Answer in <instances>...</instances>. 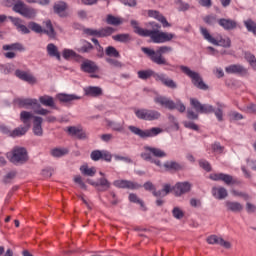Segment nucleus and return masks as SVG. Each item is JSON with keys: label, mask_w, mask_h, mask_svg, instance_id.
<instances>
[{"label": "nucleus", "mask_w": 256, "mask_h": 256, "mask_svg": "<svg viewBox=\"0 0 256 256\" xmlns=\"http://www.w3.org/2000/svg\"><path fill=\"white\" fill-rule=\"evenodd\" d=\"M131 27L134 29V33L140 37H150V39L157 44L169 43L175 39V34L169 32H163L159 30H147L139 27V22L131 20Z\"/></svg>", "instance_id": "1"}, {"label": "nucleus", "mask_w": 256, "mask_h": 256, "mask_svg": "<svg viewBox=\"0 0 256 256\" xmlns=\"http://www.w3.org/2000/svg\"><path fill=\"white\" fill-rule=\"evenodd\" d=\"M141 51L144 55H146L152 63L155 65H165L166 67H171V63L165 59L163 55H169V53H173V47L171 46H160L157 50L142 47Z\"/></svg>", "instance_id": "2"}, {"label": "nucleus", "mask_w": 256, "mask_h": 256, "mask_svg": "<svg viewBox=\"0 0 256 256\" xmlns=\"http://www.w3.org/2000/svg\"><path fill=\"white\" fill-rule=\"evenodd\" d=\"M138 78L142 79V81H147V79H151L153 77L155 81H159L164 85V87H167L168 89H177L178 85L175 82V80L169 78L167 74L165 73H157L151 69L148 70H140L137 72Z\"/></svg>", "instance_id": "3"}, {"label": "nucleus", "mask_w": 256, "mask_h": 256, "mask_svg": "<svg viewBox=\"0 0 256 256\" xmlns=\"http://www.w3.org/2000/svg\"><path fill=\"white\" fill-rule=\"evenodd\" d=\"M43 25H45L46 29H43V26L37 22H29L28 29L32 30L34 33H44V35H47L50 39H55V37H57V32H55V28L53 27L51 20L44 21Z\"/></svg>", "instance_id": "4"}, {"label": "nucleus", "mask_w": 256, "mask_h": 256, "mask_svg": "<svg viewBox=\"0 0 256 256\" xmlns=\"http://www.w3.org/2000/svg\"><path fill=\"white\" fill-rule=\"evenodd\" d=\"M179 67L184 75H187V77L191 78L192 85H194V87L200 89L201 91H207L209 89V86L203 81V77H201V74L191 70L185 65H180Z\"/></svg>", "instance_id": "5"}, {"label": "nucleus", "mask_w": 256, "mask_h": 256, "mask_svg": "<svg viewBox=\"0 0 256 256\" xmlns=\"http://www.w3.org/2000/svg\"><path fill=\"white\" fill-rule=\"evenodd\" d=\"M8 159L14 165H23L29 161V152H27L25 147L16 146L8 154Z\"/></svg>", "instance_id": "6"}, {"label": "nucleus", "mask_w": 256, "mask_h": 256, "mask_svg": "<svg viewBox=\"0 0 256 256\" xmlns=\"http://www.w3.org/2000/svg\"><path fill=\"white\" fill-rule=\"evenodd\" d=\"M227 107L224 103L216 102V109L211 104H202V108L200 110L201 114L209 115V113H214L217 121L219 123H223L225 121V114L223 109Z\"/></svg>", "instance_id": "7"}, {"label": "nucleus", "mask_w": 256, "mask_h": 256, "mask_svg": "<svg viewBox=\"0 0 256 256\" xmlns=\"http://www.w3.org/2000/svg\"><path fill=\"white\" fill-rule=\"evenodd\" d=\"M200 33L204 39L212 45H216L217 47H224L225 49H229V47H231L230 38H221L220 40H217L209 33V30L203 26L200 27Z\"/></svg>", "instance_id": "8"}, {"label": "nucleus", "mask_w": 256, "mask_h": 256, "mask_svg": "<svg viewBox=\"0 0 256 256\" xmlns=\"http://www.w3.org/2000/svg\"><path fill=\"white\" fill-rule=\"evenodd\" d=\"M117 31L115 28L108 26L100 29H93V28H84L83 33L87 35V37H98L103 39L105 37H111L113 33Z\"/></svg>", "instance_id": "9"}, {"label": "nucleus", "mask_w": 256, "mask_h": 256, "mask_svg": "<svg viewBox=\"0 0 256 256\" xmlns=\"http://www.w3.org/2000/svg\"><path fill=\"white\" fill-rule=\"evenodd\" d=\"M135 115L142 121H157V119H161V112L157 110L137 109L135 110Z\"/></svg>", "instance_id": "10"}, {"label": "nucleus", "mask_w": 256, "mask_h": 256, "mask_svg": "<svg viewBox=\"0 0 256 256\" xmlns=\"http://www.w3.org/2000/svg\"><path fill=\"white\" fill-rule=\"evenodd\" d=\"M210 179H212V181H223L225 185H241V181L225 173L211 174Z\"/></svg>", "instance_id": "11"}, {"label": "nucleus", "mask_w": 256, "mask_h": 256, "mask_svg": "<svg viewBox=\"0 0 256 256\" xmlns=\"http://www.w3.org/2000/svg\"><path fill=\"white\" fill-rule=\"evenodd\" d=\"M228 75H239L240 77H247L249 70L241 64H231L225 68Z\"/></svg>", "instance_id": "12"}, {"label": "nucleus", "mask_w": 256, "mask_h": 256, "mask_svg": "<svg viewBox=\"0 0 256 256\" xmlns=\"http://www.w3.org/2000/svg\"><path fill=\"white\" fill-rule=\"evenodd\" d=\"M191 187L193 185L189 182H178L172 187V193H174L175 197H181L185 193H190Z\"/></svg>", "instance_id": "13"}, {"label": "nucleus", "mask_w": 256, "mask_h": 256, "mask_svg": "<svg viewBox=\"0 0 256 256\" xmlns=\"http://www.w3.org/2000/svg\"><path fill=\"white\" fill-rule=\"evenodd\" d=\"M14 102L17 103L21 109L27 107H36L39 109L41 107V104H39V101L35 98H16Z\"/></svg>", "instance_id": "14"}, {"label": "nucleus", "mask_w": 256, "mask_h": 256, "mask_svg": "<svg viewBox=\"0 0 256 256\" xmlns=\"http://www.w3.org/2000/svg\"><path fill=\"white\" fill-rule=\"evenodd\" d=\"M113 185L118 189H131L132 191L141 189V184L129 180H116L113 182Z\"/></svg>", "instance_id": "15"}, {"label": "nucleus", "mask_w": 256, "mask_h": 256, "mask_svg": "<svg viewBox=\"0 0 256 256\" xmlns=\"http://www.w3.org/2000/svg\"><path fill=\"white\" fill-rule=\"evenodd\" d=\"M156 105L164 107V109H169V111L175 110V101L171 100L167 96H156L154 98Z\"/></svg>", "instance_id": "16"}, {"label": "nucleus", "mask_w": 256, "mask_h": 256, "mask_svg": "<svg viewBox=\"0 0 256 256\" xmlns=\"http://www.w3.org/2000/svg\"><path fill=\"white\" fill-rule=\"evenodd\" d=\"M134 135H138L142 139H147V137H156L159 133H163V129H151V130H143V129H131Z\"/></svg>", "instance_id": "17"}, {"label": "nucleus", "mask_w": 256, "mask_h": 256, "mask_svg": "<svg viewBox=\"0 0 256 256\" xmlns=\"http://www.w3.org/2000/svg\"><path fill=\"white\" fill-rule=\"evenodd\" d=\"M15 76L18 79H20L21 81H25L26 83H29L30 85H35V83H37V78H35V76H33V74L23 71V70L17 69L15 71Z\"/></svg>", "instance_id": "18"}, {"label": "nucleus", "mask_w": 256, "mask_h": 256, "mask_svg": "<svg viewBox=\"0 0 256 256\" xmlns=\"http://www.w3.org/2000/svg\"><path fill=\"white\" fill-rule=\"evenodd\" d=\"M207 243H209V245H220V247H224V249H231V242L225 241V239L217 235L209 236Z\"/></svg>", "instance_id": "19"}, {"label": "nucleus", "mask_w": 256, "mask_h": 256, "mask_svg": "<svg viewBox=\"0 0 256 256\" xmlns=\"http://www.w3.org/2000/svg\"><path fill=\"white\" fill-rule=\"evenodd\" d=\"M148 17H152L153 19H156V21H159L164 29L171 27V23L167 21V18H165V16H163V14L157 10H148Z\"/></svg>", "instance_id": "20"}, {"label": "nucleus", "mask_w": 256, "mask_h": 256, "mask_svg": "<svg viewBox=\"0 0 256 256\" xmlns=\"http://www.w3.org/2000/svg\"><path fill=\"white\" fill-rule=\"evenodd\" d=\"M87 183L93 185V187H97V190L100 192L108 191L111 187V183L106 178H100L98 182L87 180Z\"/></svg>", "instance_id": "21"}, {"label": "nucleus", "mask_w": 256, "mask_h": 256, "mask_svg": "<svg viewBox=\"0 0 256 256\" xmlns=\"http://www.w3.org/2000/svg\"><path fill=\"white\" fill-rule=\"evenodd\" d=\"M58 101L60 103H65L66 105H71L73 101H79L81 100V96L77 94H66V93H60L57 95Z\"/></svg>", "instance_id": "22"}, {"label": "nucleus", "mask_w": 256, "mask_h": 256, "mask_svg": "<svg viewBox=\"0 0 256 256\" xmlns=\"http://www.w3.org/2000/svg\"><path fill=\"white\" fill-rule=\"evenodd\" d=\"M217 23L224 31H233L237 27V21L233 19L220 18Z\"/></svg>", "instance_id": "23"}, {"label": "nucleus", "mask_w": 256, "mask_h": 256, "mask_svg": "<svg viewBox=\"0 0 256 256\" xmlns=\"http://www.w3.org/2000/svg\"><path fill=\"white\" fill-rule=\"evenodd\" d=\"M93 49H95L93 44H91V42H89L85 39L80 40V44L75 48V50L78 53H91V51H93Z\"/></svg>", "instance_id": "24"}, {"label": "nucleus", "mask_w": 256, "mask_h": 256, "mask_svg": "<svg viewBox=\"0 0 256 256\" xmlns=\"http://www.w3.org/2000/svg\"><path fill=\"white\" fill-rule=\"evenodd\" d=\"M99 67L97 64L91 60H85L81 64V71L84 73H96L98 71Z\"/></svg>", "instance_id": "25"}, {"label": "nucleus", "mask_w": 256, "mask_h": 256, "mask_svg": "<svg viewBox=\"0 0 256 256\" xmlns=\"http://www.w3.org/2000/svg\"><path fill=\"white\" fill-rule=\"evenodd\" d=\"M84 93L88 97H101L103 95V89L99 86H89L84 88Z\"/></svg>", "instance_id": "26"}, {"label": "nucleus", "mask_w": 256, "mask_h": 256, "mask_svg": "<svg viewBox=\"0 0 256 256\" xmlns=\"http://www.w3.org/2000/svg\"><path fill=\"white\" fill-rule=\"evenodd\" d=\"M212 195L215 197V199L223 200L226 199L227 195V189L225 187H213L212 188Z\"/></svg>", "instance_id": "27"}, {"label": "nucleus", "mask_w": 256, "mask_h": 256, "mask_svg": "<svg viewBox=\"0 0 256 256\" xmlns=\"http://www.w3.org/2000/svg\"><path fill=\"white\" fill-rule=\"evenodd\" d=\"M164 168L166 171H183V169H185V165L176 161H170L164 164Z\"/></svg>", "instance_id": "28"}, {"label": "nucleus", "mask_w": 256, "mask_h": 256, "mask_svg": "<svg viewBox=\"0 0 256 256\" xmlns=\"http://www.w3.org/2000/svg\"><path fill=\"white\" fill-rule=\"evenodd\" d=\"M225 205L227 211H231L232 213H241L243 211V206L239 202L226 201Z\"/></svg>", "instance_id": "29"}, {"label": "nucleus", "mask_w": 256, "mask_h": 256, "mask_svg": "<svg viewBox=\"0 0 256 256\" xmlns=\"http://www.w3.org/2000/svg\"><path fill=\"white\" fill-rule=\"evenodd\" d=\"M66 134L73 139H85L87 135L83 132V129H66Z\"/></svg>", "instance_id": "30"}, {"label": "nucleus", "mask_w": 256, "mask_h": 256, "mask_svg": "<svg viewBox=\"0 0 256 256\" xmlns=\"http://www.w3.org/2000/svg\"><path fill=\"white\" fill-rule=\"evenodd\" d=\"M46 49L49 57H55L57 61H61V53H59V48H57L55 44L53 43L48 44Z\"/></svg>", "instance_id": "31"}, {"label": "nucleus", "mask_w": 256, "mask_h": 256, "mask_svg": "<svg viewBox=\"0 0 256 256\" xmlns=\"http://www.w3.org/2000/svg\"><path fill=\"white\" fill-rule=\"evenodd\" d=\"M53 9L56 15H59V17H65V11L67 10V3L63 1L55 3L53 6Z\"/></svg>", "instance_id": "32"}, {"label": "nucleus", "mask_w": 256, "mask_h": 256, "mask_svg": "<svg viewBox=\"0 0 256 256\" xmlns=\"http://www.w3.org/2000/svg\"><path fill=\"white\" fill-rule=\"evenodd\" d=\"M39 101L41 105H44V107H52V109H57L55 106V100L52 96L44 95L39 97Z\"/></svg>", "instance_id": "33"}, {"label": "nucleus", "mask_w": 256, "mask_h": 256, "mask_svg": "<svg viewBox=\"0 0 256 256\" xmlns=\"http://www.w3.org/2000/svg\"><path fill=\"white\" fill-rule=\"evenodd\" d=\"M112 39L117 43H130V41L133 40V38L131 37V34L129 33L114 35L112 36Z\"/></svg>", "instance_id": "34"}, {"label": "nucleus", "mask_w": 256, "mask_h": 256, "mask_svg": "<svg viewBox=\"0 0 256 256\" xmlns=\"http://www.w3.org/2000/svg\"><path fill=\"white\" fill-rule=\"evenodd\" d=\"M33 117H35V115H33V113L29 111L20 112V121L24 123V125H30L31 120H33Z\"/></svg>", "instance_id": "35"}, {"label": "nucleus", "mask_w": 256, "mask_h": 256, "mask_svg": "<svg viewBox=\"0 0 256 256\" xmlns=\"http://www.w3.org/2000/svg\"><path fill=\"white\" fill-rule=\"evenodd\" d=\"M3 51H25V48L21 43H12L2 46Z\"/></svg>", "instance_id": "36"}, {"label": "nucleus", "mask_w": 256, "mask_h": 256, "mask_svg": "<svg viewBox=\"0 0 256 256\" xmlns=\"http://www.w3.org/2000/svg\"><path fill=\"white\" fill-rule=\"evenodd\" d=\"M50 154L52 155V157H65V155H69V149L68 148H53L50 151Z\"/></svg>", "instance_id": "37"}, {"label": "nucleus", "mask_w": 256, "mask_h": 256, "mask_svg": "<svg viewBox=\"0 0 256 256\" xmlns=\"http://www.w3.org/2000/svg\"><path fill=\"white\" fill-rule=\"evenodd\" d=\"M152 194H153L154 197L158 198L156 200V205L158 207H163V205L165 204V200H163V197H166L165 193L162 192V190L157 191V189L155 188V190L152 192Z\"/></svg>", "instance_id": "38"}, {"label": "nucleus", "mask_w": 256, "mask_h": 256, "mask_svg": "<svg viewBox=\"0 0 256 256\" xmlns=\"http://www.w3.org/2000/svg\"><path fill=\"white\" fill-rule=\"evenodd\" d=\"M21 15L26 19H35L37 17V10H35V8L26 6V8H24V11L22 12Z\"/></svg>", "instance_id": "39"}, {"label": "nucleus", "mask_w": 256, "mask_h": 256, "mask_svg": "<svg viewBox=\"0 0 256 256\" xmlns=\"http://www.w3.org/2000/svg\"><path fill=\"white\" fill-rule=\"evenodd\" d=\"M144 150L145 151H149V153H152V155L154 157H166L167 156V154L163 150L158 149V148H153V147L145 146Z\"/></svg>", "instance_id": "40"}, {"label": "nucleus", "mask_w": 256, "mask_h": 256, "mask_svg": "<svg viewBox=\"0 0 256 256\" xmlns=\"http://www.w3.org/2000/svg\"><path fill=\"white\" fill-rule=\"evenodd\" d=\"M106 23L107 25H114L115 27H119V25L123 24V21L121 20V18L109 14L107 15Z\"/></svg>", "instance_id": "41"}, {"label": "nucleus", "mask_w": 256, "mask_h": 256, "mask_svg": "<svg viewBox=\"0 0 256 256\" xmlns=\"http://www.w3.org/2000/svg\"><path fill=\"white\" fill-rule=\"evenodd\" d=\"M80 171L82 175H86L87 177H94L95 173H97V169H95V167L89 168L87 165L81 166Z\"/></svg>", "instance_id": "42"}, {"label": "nucleus", "mask_w": 256, "mask_h": 256, "mask_svg": "<svg viewBox=\"0 0 256 256\" xmlns=\"http://www.w3.org/2000/svg\"><path fill=\"white\" fill-rule=\"evenodd\" d=\"M128 199L130 201V203H136L137 205H140V207L142 209H144L145 211V202H143V200L140 199L139 196H137V194L135 193H130L129 196H128Z\"/></svg>", "instance_id": "43"}, {"label": "nucleus", "mask_w": 256, "mask_h": 256, "mask_svg": "<svg viewBox=\"0 0 256 256\" xmlns=\"http://www.w3.org/2000/svg\"><path fill=\"white\" fill-rule=\"evenodd\" d=\"M27 6L25 5V3L21 0H16L15 4L13 5V11L15 13H19V15H22L23 11H25V8Z\"/></svg>", "instance_id": "44"}, {"label": "nucleus", "mask_w": 256, "mask_h": 256, "mask_svg": "<svg viewBox=\"0 0 256 256\" xmlns=\"http://www.w3.org/2000/svg\"><path fill=\"white\" fill-rule=\"evenodd\" d=\"M244 26L246 27L247 31L249 33H253V35H256V23L252 19H248L244 21Z\"/></svg>", "instance_id": "45"}, {"label": "nucleus", "mask_w": 256, "mask_h": 256, "mask_svg": "<svg viewBox=\"0 0 256 256\" xmlns=\"http://www.w3.org/2000/svg\"><path fill=\"white\" fill-rule=\"evenodd\" d=\"M4 133H6V135H9L10 137H23V135H25V133H27L26 129H15L12 132L9 130H4Z\"/></svg>", "instance_id": "46"}, {"label": "nucleus", "mask_w": 256, "mask_h": 256, "mask_svg": "<svg viewBox=\"0 0 256 256\" xmlns=\"http://www.w3.org/2000/svg\"><path fill=\"white\" fill-rule=\"evenodd\" d=\"M190 105L195 109L196 113H201L203 104L197 98H190Z\"/></svg>", "instance_id": "47"}, {"label": "nucleus", "mask_w": 256, "mask_h": 256, "mask_svg": "<svg viewBox=\"0 0 256 256\" xmlns=\"http://www.w3.org/2000/svg\"><path fill=\"white\" fill-rule=\"evenodd\" d=\"M105 53L108 57H116V58H119L121 57V54H119V51L116 50L115 47L113 46H108L105 50Z\"/></svg>", "instance_id": "48"}, {"label": "nucleus", "mask_w": 256, "mask_h": 256, "mask_svg": "<svg viewBox=\"0 0 256 256\" xmlns=\"http://www.w3.org/2000/svg\"><path fill=\"white\" fill-rule=\"evenodd\" d=\"M229 121H241V119H244L243 114L237 112V111H230L228 113Z\"/></svg>", "instance_id": "49"}, {"label": "nucleus", "mask_w": 256, "mask_h": 256, "mask_svg": "<svg viewBox=\"0 0 256 256\" xmlns=\"http://www.w3.org/2000/svg\"><path fill=\"white\" fill-rule=\"evenodd\" d=\"M203 21L206 23V25L213 27L219 20H217V16L215 15H207L203 18Z\"/></svg>", "instance_id": "50"}, {"label": "nucleus", "mask_w": 256, "mask_h": 256, "mask_svg": "<svg viewBox=\"0 0 256 256\" xmlns=\"http://www.w3.org/2000/svg\"><path fill=\"white\" fill-rule=\"evenodd\" d=\"M33 129H42L43 128V118L41 116H34L32 119Z\"/></svg>", "instance_id": "51"}, {"label": "nucleus", "mask_w": 256, "mask_h": 256, "mask_svg": "<svg viewBox=\"0 0 256 256\" xmlns=\"http://www.w3.org/2000/svg\"><path fill=\"white\" fill-rule=\"evenodd\" d=\"M186 117L187 119H190V121H196L197 119H199V113L193 111V109L191 108H188L186 112Z\"/></svg>", "instance_id": "52"}, {"label": "nucleus", "mask_w": 256, "mask_h": 256, "mask_svg": "<svg viewBox=\"0 0 256 256\" xmlns=\"http://www.w3.org/2000/svg\"><path fill=\"white\" fill-rule=\"evenodd\" d=\"M172 215L175 219H183L185 217V212L179 207H174L172 210Z\"/></svg>", "instance_id": "53"}, {"label": "nucleus", "mask_w": 256, "mask_h": 256, "mask_svg": "<svg viewBox=\"0 0 256 256\" xmlns=\"http://www.w3.org/2000/svg\"><path fill=\"white\" fill-rule=\"evenodd\" d=\"M17 177V171H11L8 172L3 179V182L7 185L9 183H11V181H13V179Z\"/></svg>", "instance_id": "54"}, {"label": "nucleus", "mask_w": 256, "mask_h": 256, "mask_svg": "<svg viewBox=\"0 0 256 256\" xmlns=\"http://www.w3.org/2000/svg\"><path fill=\"white\" fill-rule=\"evenodd\" d=\"M92 161H100L103 157V151L101 150H93L90 154Z\"/></svg>", "instance_id": "55"}, {"label": "nucleus", "mask_w": 256, "mask_h": 256, "mask_svg": "<svg viewBox=\"0 0 256 256\" xmlns=\"http://www.w3.org/2000/svg\"><path fill=\"white\" fill-rule=\"evenodd\" d=\"M62 57L65 59H71V57H77V52L71 49H64L62 52Z\"/></svg>", "instance_id": "56"}, {"label": "nucleus", "mask_w": 256, "mask_h": 256, "mask_svg": "<svg viewBox=\"0 0 256 256\" xmlns=\"http://www.w3.org/2000/svg\"><path fill=\"white\" fill-rule=\"evenodd\" d=\"M174 109L179 111V113H185L187 111V107H185V104L181 100H177L176 103L174 102Z\"/></svg>", "instance_id": "57"}, {"label": "nucleus", "mask_w": 256, "mask_h": 256, "mask_svg": "<svg viewBox=\"0 0 256 256\" xmlns=\"http://www.w3.org/2000/svg\"><path fill=\"white\" fill-rule=\"evenodd\" d=\"M106 62H108V64L112 67H116L118 69H121V67H123V64L119 62V60H115L113 58H106Z\"/></svg>", "instance_id": "58"}, {"label": "nucleus", "mask_w": 256, "mask_h": 256, "mask_svg": "<svg viewBox=\"0 0 256 256\" xmlns=\"http://www.w3.org/2000/svg\"><path fill=\"white\" fill-rule=\"evenodd\" d=\"M232 195H234V197H241L242 199H244V201H247L249 199V194L238 190H232Z\"/></svg>", "instance_id": "59"}, {"label": "nucleus", "mask_w": 256, "mask_h": 256, "mask_svg": "<svg viewBox=\"0 0 256 256\" xmlns=\"http://www.w3.org/2000/svg\"><path fill=\"white\" fill-rule=\"evenodd\" d=\"M176 5H178V11H188L189 4L183 2V0H177Z\"/></svg>", "instance_id": "60"}, {"label": "nucleus", "mask_w": 256, "mask_h": 256, "mask_svg": "<svg viewBox=\"0 0 256 256\" xmlns=\"http://www.w3.org/2000/svg\"><path fill=\"white\" fill-rule=\"evenodd\" d=\"M199 165L202 169H204V171H207V173L211 172V164L208 161L201 160Z\"/></svg>", "instance_id": "61"}, {"label": "nucleus", "mask_w": 256, "mask_h": 256, "mask_svg": "<svg viewBox=\"0 0 256 256\" xmlns=\"http://www.w3.org/2000/svg\"><path fill=\"white\" fill-rule=\"evenodd\" d=\"M212 151H214V153H223V151H225V147L221 146L220 143H214L212 145Z\"/></svg>", "instance_id": "62"}, {"label": "nucleus", "mask_w": 256, "mask_h": 256, "mask_svg": "<svg viewBox=\"0 0 256 256\" xmlns=\"http://www.w3.org/2000/svg\"><path fill=\"white\" fill-rule=\"evenodd\" d=\"M244 59L251 65L256 60L255 56L251 52L244 53Z\"/></svg>", "instance_id": "63"}, {"label": "nucleus", "mask_w": 256, "mask_h": 256, "mask_svg": "<svg viewBox=\"0 0 256 256\" xmlns=\"http://www.w3.org/2000/svg\"><path fill=\"white\" fill-rule=\"evenodd\" d=\"M2 71L4 75H9L13 71V64H6L2 66Z\"/></svg>", "instance_id": "64"}]
</instances>
